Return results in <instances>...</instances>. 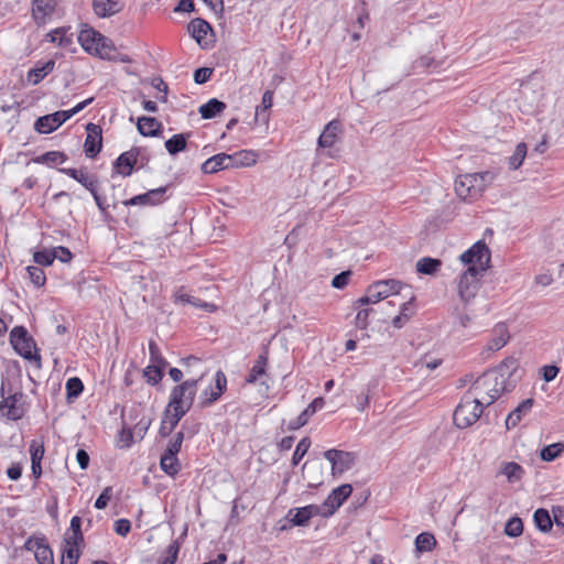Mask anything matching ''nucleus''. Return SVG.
Wrapping results in <instances>:
<instances>
[{"mask_svg":"<svg viewBox=\"0 0 564 564\" xmlns=\"http://www.w3.org/2000/svg\"><path fill=\"white\" fill-rule=\"evenodd\" d=\"M490 257V250L482 240L474 243L460 256L462 262L468 265L458 281V294L465 303L470 302L476 296L479 280L482 273L489 269Z\"/></svg>","mask_w":564,"mask_h":564,"instance_id":"1","label":"nucleus"},{"mask_svg":"<svg viewBox=\"0 0 564 564\" xmlns=\"http://www.w3.org/2000/svg\"><path fill=\"white\" fill-rule=\"evenodd\" d=\"M505 390V378L499 376L498 371L488 370L473 382L467 393L488 406L492 404Z\"/></svg>","mask_w":564,"mask_h":564,"instance_id":"2","label":"nucleus"},{"mask_svg":"<svg viewBox=\"0 0 564 564\" xmlns=\"http://www.w3.org/2000/svg\"><path fill=\"white\" fill-rule=\"evenodd\" d=\"M204 376L205 371H202L197 378L187 379L175 386L171 391L166 408L184 416L193 405L197 383L203 380Z\"/></svg>","mask_w":564,"mask_h":564,"instance_id":"3","label":"nucleus"},{"mask_svg":"<svg viewBox=\"0 0 564 564\" xmlns=\"http://www.w3.org/2000/svg\"><path fill=\"white\" fill-rule=\"evenodd\" d=\"M491 172L465 174L455 181L456 194L462 199H475L481 195L488 184L494 181Z\"/></svg>","mask_w":564,"mask_h":564,"instance_id":"4","label":"nucleus"},{"mask_svg":"<svg viewBox=\"0 0 564 564\" xmlns=\"http://www.w3.org/2000/svg\"><path fill=\"white\" fill-rule=\"evenodd\" d=\"M82 47L105 59H115L116 50L112 42L91 28L84 29L78 35Z\"/></svg>","mask_w":564,"mask_h":564,"instance_id":"5","label":"nucleus"},{"mask_svg":"<svg viewBox=\"0 0 564 564\" xmlns=\"http://www.w3.org/2000/svg\"><path fill=\"white\" fill-rule=\"evenodd\" d=\"M485 406L486 405L471 397V394L466 392L454 412L453 419L455 425L459 429L471 426L478 421Z\"/></svg>","mask_w":564,"mask_h":564,"instance_id":"6","label":"nucleus"},{"mask_svg":"<svg viewBox=\"0 0 564 564\" xmlns=\"http://www.w3.org/2000/svg\"><path fill=\"white\" fill-rule=\"evenodd\" d=\"M401 286V282L394 279L377 281L368 286L366 295L360 297L358 303L360 305L378 303L391 295H398Z\"/></svg>","mask_w":564,"mask_h":564,"instance_id":"7","label":"nucleus"},{"mask_svg":"<svg viewBox=\"0 0 564 564\" xmlns=\"http://www.w3.org/2000/svg\"><path fill=\"white\" fill-rule=\"evenodd\" d=\"M10 343L21 357L40 364L41 358L37 355L35 343L23 326H15L11 330Z\"/></svg>","mask_w":564,"mask_h":564,"instance_id":"8","label":"nucleus"},{"mask_svg":"<svg viewBox=\"0 0 564 564\" xmlns=\"http://www.w3.org/2000/svg\"><path fill=\"white\" fill-rule=\"evenodd\" d=\"M324 457L332 465V475L339 476L352 468L356 463V454L341 449L332 448L324 452Z\"/></svg>","mask_w":564,"mask_h":564,"instance_id":"9","label":"nucleus"},{"mask_svg":"<svg viewBox=\"0 0 564 564\" xmlns=\"http://www.w3.org/2000/svg\"><path fill=\"white\" fill-rule=\"evenodd\" d=\"M187 30L203 50L212 47L214 34L207 21L196 18L188 23Z\"/></svg>","mask_w":564,"mask_h":564,"instance_id":"10","label":"nucleus"},{"mask_svg":"<svg viewBox=\"0 0 564 564\" xmlns=\"http://www.w3.org/2000/svg\"><path fill=\"white\" fill-rule=\"evenodd\" d=\"M352 487L349 484H344L328 495L324 503L321 506L323 509V517H329L344 503V501L351 495Z\"/></svg>","mask_w":564,"mask_h":564,"instance_id":"11","label":"nucleus"},{"mask_svg":"<svg viewBox=\"0 0 564 564\" xmlns=\"http://www.w3.org/2000/svg\"><path fill=\"white\" fill-rule=\"evenodd\" d=\"M227 389V378L221 370H218L215 375L214 386H209L205 389L200 395L199 401L202 406H209L217 401Z\"/></svg>","mask_w":564,"mask_h":564,"instance_id":"12","label":"nucleus"},{"mask_svg":"<svg viewBox=\"0 0 564 564\" xmlns=\"http://www.w3.org/2000/svg\"><path fill=\"white\" fill-rule=\"evenodd\" d=\"M316 516H323L322 507L317 505H308L302 508L290 509L286 518L293 525L304 527L307 525L310 520Z\"/></svg>","mask_w":564,"mask_h":564,"instance_id":"13","label":"nucleus"},{"mask_svg":"<svg viewBox=\"0 0 564 564\" xmlns=\"http://www.w3.org/2000/svg\"><path fill=\"white\" fill-rule=\"evenodd\" d=\"M66 120H68V116L64 110L56 111L51 115H46L40 117L34 124V128L40 133H51L55 131L59 126H62Z\"/></svg>","mask_w":564,"mask_h":564,"instance_id":"14","label":"nucleus"},{"mask_svg":"<svg viewBox=\"0 0 564 564\" xmlns=\"http://www.w3.org/2000/svg\"><path fill=\"white\" fill-rule=\"evenodd\" d=\"M268 360L269 359L267 352H263L258 356L248 376L246 377L247 383L253 384L260 382L261 386H264L265 391L269 390L268 382L263 380V378L267 377Z\"/></svg>","mask_w":564,"mask_h":564,"instance_id":"15","label":"nucleus"},{"mask_svg":"<svg viewBox=\"0 0 564 564\" xmlns=\"http://www.w3.org/2000/svg\"><path fill=\"white\" fill-rule=\"evenodd\" d=\"M87 132V138L84 144L85 153L88 158H95L102 147L101 129L97 124L88 123Z\"/></svg>","mask_w":564,"mask_h":564,"instance_id":"16","label":"nucleus"},{"mask_svg":"<svg viewBox=\"0 0 564 564\" xmlns=\"http://www.w3.org/2000/svg\"><path fill=\"white\" fill-rule=\"evenodd\" d=\"M510 339V334L506 324H498L492 329V337L487 343L485 352H494L503 348Z\"/></svg>","mask_w":564,"mask_h":564,"instance_id":"17","label":"nucleus"},{"mask_svg":"<svg viewBox=\"0 0 564 564\" xmlns=\"http://www.w3.org/2000/svg\"><path fill=\"white\" fill-rule=\"evenodd\" d=\"M56 0H32V17L37 25L45 23L56 8Z\"/></svg>","mask_w":564,"mask_h":564,"instance_id":"18","label":"nucleus"},{"mask_svg":"<svg viewBox=\"0 0 564 564\" xmlns=\"http://www.w3.org/2000/svg\"><path fill=\"white\" fill-rule=\"evenodd\" d=\"M166 192V187H159L155 189H151L144 194L137 195L124 202L127 206L134 205H158L164 200V194Z\"/></svg>","mask_w":564,"mask_h":564,"instance_id":"19","label":"nucleus"},{"mask_svg":"<svg viewBox=\"0 0 564 564\" xmlns=\"http://www.w3.org/2000/svg\"><path fill=\"white\" fill-rule=\"evenodd\" d=\"M340 131L341 124L338 120L329 121L317 140L318 148H332L337 142Z\"/></svg>","mask_w":564,"mask_h":564,"instance_id":"20","label":"nucleus"},{"mask_svg":"<svg viewBox=\"0 0 564 564\" xmlns=\"http://www.w3.org/2000/svg\"><path fill=\"white\" fill-rule=\"evenodd\" d=\"M226 169H234L231 155L226 153H218L206 160L202 165V171L206 174H213Z\"/></svg>","mask_w":564,"mask_h":564,"instance_id":"21","label":"nucleus"},{"mask_svg":"<svg viewBox=\"0 0 564 564\" xmlns=\"http://www.w3.org/2000/svg\"><path fill=\"white\" fill-rule=\"evenodd\" d=\"M138 154V150L134 149L120 154L113 164L116 173L122 176L131 175L137 163Z\"/></svg>","mask_w":564,"mask_h":564,"instance_id":"22","label":"nucleus"},{"mask_svg":"<svg viewBox=\"0 0 564 564\" xmlns=\"http://www.w3.org/2000/svg\"><path fill=\"white\" fill-rule=\"evenodd\" d=\"M59 172L74 178L89 192H94V189L97 187V177L89 174L86 169H59Z\"/></svg>","mask_w":564,"mask_h":564,"instance_id":"23","label":"nucleus"},{"mask_svg":"<svg viewBox=\"0 0 564 564\" xmlns=\"http://www.w3.org/2000/svg\"><path fill=\"white\" fill-rule=\"evenodd\" d=\"M28 550L35 552V558L39 564H53V552L48 545L43 543L42 539H29L25 544Z\"/></svg>","mask_w":564,"mask_h":564,"instance_id":"24","label":"nucleus"},{"mask_svg":"<svg viewBox=\"0 0 564 564\" xmlns=\"http://www.w3.org/2000/svg\"><path fill=\"white\" fill-rule=\"evenodd\" d=\"M534 400L529 398L522 401L506 419V427L508 430L516 427L523 416L532 410Z\"/></svg>","mask_w":564,"mask_h":564,"instance_id":"25","label":"nucleus"},{"mask_svg":"<svg viewBox=\"0 0 564 564\" xmlns=\"http://www.w3.org/2000/svg\"><path fill=\"white\" fill-rule=\"evenodd\" d=\"M95 13L100 18L111 17L121 11L122 4L118 0H94Z\"/></svg>","mask_w":564,"mask_h":564,"instance_id":"26","label":"nucleus"},{"mask_svg":"<svg viewBox=\"0 0 564 564\" xmlns=\"http://www.w3.org/2000/svg\"><path fill=\"white\" fill-rule=\"evenodd\" d=\"M139 132L144 137H155L162 129V123L152 117H141L137 123Z\"/></svg>","mask_w":564,"mask_h":564,"instance_id":"27","label":"nucleus"},{"mask_svg":"<svg viewBox=\"0 0 564 564\" xmlns=\"http://www.w3.org/2000/svg\"><path fill=\"white\" fill-rule=\"evenodd\" d=\"M377 380L369 381L356 395L355 406L359 412H364L368 408L371 394L377 388Z\"/></svg>","mask_w":564,"mask_h":564,"instance_id":"28","label":"nucleus"},{"mask_svg":"<svg viewBox=\"0 0 564 564\" xmlns=\"http://www.w3.org/2000/svg\"><path fill=\"white\" fill-rule=\"evenodd\" d=\"M232 159V167L252 166L258 161L257 152L252 150H241L230 154Z\"/></svg>","mask_w":564,"mask_h":564,"instance_id":"29","label":"nucleus"},{"mask_svg":"<svg viewBox=\"0 0 564 564\" xmlns=\"http://www.w3.org/2000/svg\"><path fill=\"white\" fill-rule=\"evenodd\" d=\"M182 417L183 415L166 408L160 426V434L164 437L170 435Z\"/></svg>","mask_w":564,"mask_h":564,"instance_id":"30","label":"nucleus"},{"mask_svg":"<svg viewBox=\"0 0 564 564\" xmlns=\"http://www.w3.org/2000/svg\"><path fill=\"white\" fill-rule=\"evenodd\" d=\"M181 364L184 367V371L178 368H171L169 371V375L174 382H181L184 377V372L186 375H192L193 371L191 370V367L199 365L200 360L196 357L189 356L187 358L182 359Z\"/></svg>","mask_w":564,"mask_h":564,"instance_id":"31","label":"nucleus"},{"mask_svg":"<svg viewBox=\"0 0 564 564\" xmlns=\"http://www.w3.org/2000/svg\"><path fill=\"white\" fill-rule=\"evenodd\" d=\"M55 62L53 59L47 61L41 67H34L28 73V80L33 85H37L45 76L53 72Z\"/></svg>","mask_w":564,"mask_h":564,"instance_id":"32","label":"nucleus"},{"mask_svg":"<svg viewBox=\"0 0 564 564\" xmlns=\"http://www.w3.org/2000/svg\"><path fill=\"white\" fill-rule=\"evenodd\" d=\"M226 108V104L213 98L208 102L202 105L198 112L204 119H212L220 113Z\"/></svg>","mask_w":564,"mask_h":564,"instance_id":"33","label":"nucleus"},{"mask_svg":"<svg viewBox=\"0 0 564 564\" xmlns=\"http://www.w3.org/2000/svg\"><path fill=\"white\" fill-rule=\"evenodd\" d=\"M533 521H534L536 528L543 533L551 531L553 522H554L553 518H551L549 511L543 508H540L534 512Z\"/></svg>","mask_w":564,"mask_h":564,"instance_id":"34","label":"nucleus"},{"mask_svg":"<svg viewBox=\"0 0 564 564\" xmlns=\"http://www.w3.org/2000/svg\"><path fill=\"white\" fill-rule=\"evenodd\" d=\"M500 474L503 475L509 482H514L522 478L524 471L518 463L509 462L502 465Z\"/></svg>","mask_w":564,"mask_h":564,"instance_id":"35","label":"nucleus"},{"mask_svg":"<svg viewBox=\"0 0 564 564\" xmlns=\"http://www.w3.org/2000/svg\"><path fill=\"white\" fill-rule=\"evenodd\" d=\"M175 302L177 303H188L196 307H202L207 312H214L216 310V306L212 303L203 302L202 300L191 296L188 294L182 293L181 291L176 292L175 295Z\"/></svg>","mask_w":564,"mask_h":564,"instance_id":"36","label":"nucleus"},{"mask_svg":"<svg viewBox=\"0 0 564 564\" xmlns=\"http://www.w3.org/2000/svg\"><path fill=\"white\" fill-rule=\"evenodd\" d=\"M442 265L441 260L425 257L416 262V270L422 274H434Z\"/></svg>","mask_w":564,"mask_h":564,"instance_id":"37","label":"nucleus"},{"mask_svg":"<svg viewBox=\"0 0 564 564\" xmlns=\"http://www.w3.org/2000/svg\"><path fill=\"white\" fill-rule=\"evenodd\" d=\"M46 37L52 43H57L62 47H67L72 44V35L67 34V30L64 28L55 29L54 31L47 33Z\"/></svg>","mask_w":564,"mask_h":564,"instance_id":"38","label":"nucleus"},{"mask_svg":"<svg viewBox=\"0 0 564 564\" xmlns=\"http://www.w3.org/2000/svg\"><path fill=\"white\" fill-rule=\"evenodd\" d=\"M436 545V540L432 533H420L415 539V547L419 552H430Z\"/></svg>","mask_w":564,"mask_h":564,"instance_id":"39","label":"nucleus"},{"mask_svg":"<svg viewBox=\"0 0 564 564\" xmlns=\"http://www.w3.org/2000/svg\"><path fill=\"white\" fill-rule=\"evenodd\" d=\"M186 148V137L183 133L174 134L165 142V149L171 155H175Z\"/></svg>","mask_w":564,"mask_h":564,"instance_id":"40","label":"nucleus"},{"mask_svg":"<svg viewBox=\"0 0 564 564\" xmlns=\"http://www.w3.org/2000/svg\"><path fill=\"white\" fill-rule=\"evenodd\" d=\"M161 468L170 476H175L180 471V463L176 456L163 454L160 462Z\"/></svg>","mask_w":564,"mask_h":564,"instance_id":"41","label":"nucleus"},{"mask_svg":"<svg viewBox=\"0 0 564 564\" xmlns=\"http://www.w3.org/2000/svg\"><path fill=\"white\" fill-rule=\"evenodd\" d=\"M18 394L10 395L4 401H8L6 417L17 421L23 416V410L17 405Z\"/></svg>","mask_w":564,"mask_h":564,"instance_id":"42","label":"nucleus"},{"mask_svg":"<svg viewBox=\"0 0 564 564\" xmlns=\"http://www.w3.org/2000/svg\"><path fill=\"white\" fill-rule=\"evenodd\" d=\"M525 155H527V144L521 142L516 147L513 154L509 158L510 169H512V170L519 169L522 165Z\"/></svg>","mask_w":564,"mask_h":564,"instance_id":"43","label":"nucleus"},{"mask_svg":"<svg viewBox=\"0 0 564 564\" xmlns=\"http://www.w3.org/2000/svg\"><path fill=\"white\" fill-rule=\"evenodd\" d=\"M84 384L82 380L77 377L69 378L66 382V392L67 400L72 401L73 399L78 398V395L83 392Z\"/></svg>","mask_w":564,"mask_h":564,"instance_id":"44","label":"nucleus"},{"mask_svg":"<svg viewBox=\"0 0 564 564\" xmlns=\"http://www.w3.org/2000/svg\"><path fill=\"white\" fill-rule=\"evenodd\" d=\"M518 368V361L513 357L506 358L496 369L491 371H498L499 376L502 378L510 377L513 371Z\"/></svg>","mask_w":564,"mask_h":564,"instance_id":"45","label":"nucleus"},{"mask_svg":"<svg viewBox=\"0 0 564 564\" xmlns=\"http://www.w3.org/2000/svg\"><path fill=\"white\" fill-rule=\"evenodd\" d=\"M523 532V523L522 520L518 517H513L509 519L505 527V533L508 536L517 538L521 535Z\"/></svg>","mask_w":564,"mask_h":564,"instance_id":"46","label":"nucleus"},{"mask_svg":"<svg viewBox=\"0 0 564 564\" xmlns=\"http://www.w3.org/2000/svg\"><path fill=\"white\" fill-rule=\"evenodd\" d=\"M564 445L562 443H554L545 446L541 451V458L545 462H552L563 452Z\"/></svg>","mask_w":564,"mask_h":564,"instance_id":"47","label":"nucleus"},{"mask_svg":"<svg viewBox=\"0 0 564 564\" xmlns=\"http://www.w3.org/2000/svg\"><path fill=\"white\" fill-rule=\"evenodd\" d=\"M165 368H161V367H158V366H153V365H149L144 371H143V375L144 377L147 378V381L150 383V384H156L159 383L162 378H163V370Z\"/></svg>","mask_w":564,"mask_h":564,"instance_id":"48","label":"nucleus"},{"mask_svg":"<svg viewBox=\"0 0 564 564\" xmlns=\"http://www.w3.org/2000/svg\"><path fill=\"white\" fill-rule=\"evenodd\" d=\"M149 352L151 361L150 365L166 368L167 361L161 356L160 349L153 340L149 343Z\"/></svg>","mask_w":564,"mask_h":564,"instance_id":"49","label":"nucleus"},{"mask_svg":"<svg viewBox=\"0 0 564 564\" xmlns=\"http://www.w3.org/2000/svg\"><path fill=\"white\" fill-rule=\"evenodd\" d=\"M26 271H28L31 282L35 286L40 288L45 284L46 276H45L43 269H41L40 267L30 265L26 268Z\"/></svg>","mask_w":564,"mask_h":564,"instance_id":"50","label":"nucleus"},{"mask_svg":"<svg viewBox=\"0 0 564 564\" xmlns=\"http://www.w3.org/2000/svg\"><path fill=\"white\" fill-rule=\"evenodd\" d=\"M310 446H311V440L308 437H304L299 442V444L295 448V452L293 454V457H292V464L294 466L297 465L301 462V459L305 456Z\"/></svg>","mask_w":564,"mask_h":564,"instance_id":"51","label":"nucleus"},{"mask_svg":"<svg viewBox=\"0 0 564 564\" xmlns=\"http://www.w3.org/2000/svg\"><path fill=\"white\" fill-rule=\"evenodd\" d=\"M67 160V155L59 151H48L44 153L40 161L47 164H62Z\"/></svg>","mask_w":564,"mask_h":564,"instance_id":"52","label":"nucleus"},{"mask_svg":"<svg viewBox=\"0 0 564 564\" xmlns=\"http://www.w3.org/2000/svg\"><path fill=\"white\" fill-rule=\"evenodd\" d=\"M324 399L316 398L314 399L304 411L300 414L306 422H308L310 417L317 411L324 406Z\"/></svg>","mask_w":564,"mask_h":564,"instance_id":"53","label":"nucleus"},{"mask_svg":"<svg viewBox=\"0 0 564 564\" xmlns=\"http://www.w3.org/2000/svg\"><path fill=\"white\" fill-rule=\"evenodd\" d=\"M184 434L183 432H178L175 437L169 443L164 454L176 456L181 451V446L183 443Z\"/></svg>","mask_w":564,"mask_h":564,"instance_id":"54","label":"nucleus"},{"mask_svg":"<svg viewBox=\"0 0 564 564\" xmlns=\"http://www.w3.org/2000/svg\"><path fill=\"white\" fill-rule=\"evenodd\" d=\"M31 462L41 463L44 456V445L42 442L32 441L30 444Z\"/></svg>","mask_w":564,"mask_h":564,"instance_id":"55","label":"nucleus"},{"mask_svg":"<svg viewBox=\"0 0 564 564\" xmlns=\"http://www.w3.org/2000/svg\"><path fill=\"white\" fill-rule=\"evenodd\" d=\"M78 558H79V549L64 544L62 561L70 562V564H77Z\"/></svg>","mask_w":564,"mask_h":564,"instance_id":"56","label":"nucleus"},{"mask_svg":"<svg viewBox=\"0 0 564 564\" xmlns=\"http://www.w3.org/2000/svg\"><path fill=\"white\" fill-rule=\"evenodd\" d=\"M33 259L40 265H51L54 261V253L47 250L36 251Z\"/></svg>","mask_w":564,"mask_h":564,"instance_id":"57","label":"nucleus"},{"mask_svg":"<svg viewBox=\"0 0 564 564\" xmlns=\"http://www.w3.org/2000/svg\"><path fill=\"white\" fill-rule=\"evenodd\" d=\"M214 69L209 67H200L197 68L194 73V80L196 84H205L209 80L210 76L213 75Z\"/></svg>","mask_w":564,"mask_h":564,"instance_id":"58","label":"nucleus"},{"mask_svg":"<svg viewBox=\"0 0 564 564\" xmlns=\"http://www.w3.org/2000/svg\"><path fill=\"white\" fill-rule=\"evenodd\" d=\"M112 497V488L106 487L95 501V508L105 509Z\"/></svg>","mask_w":564,"mask_h":564,"instance_id":"59","label":"nucleus"},{"mask_svg":"<svg viewBox=\"0 0 564 564\" xmlns=\"http://www.w3.org/2000/svg\"><path fill=\"white\" fill-rule=\"evenodd\" d=\"M54 259H58L61 262H69L72 260V252L66 247H57L52 250Z\"/></svg>","mask_w":564,"mask_h":564,"instance_id":"60","label":"nucleus"},{"mask_svg":"<svg viewBox=\"0 0 564 564\" xmlns=\"http://www.w3.org/2000/svg\"><path fill=\"white\" fill-rule=\"evenodd\" d=\"M542 376L544 381H553L560 372V368L554 365L544 366L542 369Z\"/></svg>","mask_w":564,"mask_h":564,"instance_id":"61","label":"nucleus"},{"mask_svg":"<svg viewBox=\"0 0 564 564\" xmlns=\"http://www.w3.org/2000/svg\"><path fill=\"white\" fill-rule=\"evenodd\" d=\"M349 276H350V272L349 271H344V272L335 275L333 281H332L333 288H335V289H343V288H345L348 284Z\"/></svg>","mask_w":564,"mask_h":564,"instance_id":"62","label":"nucleus"},{"mask_svg":"<svg viewBox=\"0 0 564 564\" xmlns=\"http://www.w3.org/2000/svg\"><path fill=\"white\" fill-rule=\"evenodd\" d=\"M131 530V523L127 519H119L115 522V531L121 536H126Z\"/></svg>","mask_w":564,"mask_h":564,"instance_id":"63","label":"nucleus"},{"mask_svg":"<svg viewBox=\"0 0 564 564\" xmlns=\"http://www.w3.org/2000/svg\"><path fill=\"white\" fill-rule=\"evenodd\" d=\"M553 521L556 525L564 528V507L554 506L552 508Z\"/></svg>","mask_w":564,"mask_h":564,"instance_id":"64","label":"nucleus"}]
</instances>
